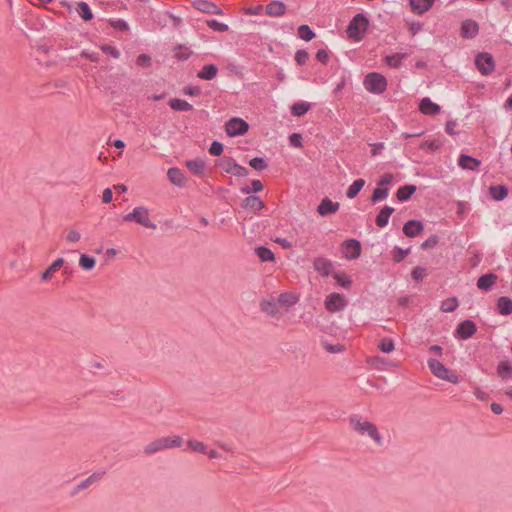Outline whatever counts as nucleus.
<instances>
[{
    "instance_id": "f257e3e1",
    "label": "nucleus",
    "mask_w": 512,
    "mask_h": 512,
    "mask_svg": "<svg viewBox=\"0 0 512 512\" xmlns=\"http://www.w3.org/2000/svg\"><path fill=\"white\" fill-rule=\"evenodd\" d=\"M350 426L354 431L360 435H367L370 437L378 446L383 445V437L378 431L377 426L368 420H362L358 415H353L349 420Z\"/></svg>"
},
{
    "instance_id": "f03ea898",
    "label": "nucleus",
    "mask_w": 512,
    "mask_h": 512,
    "mask_svg": "<svg viewBox=\"0 0 512 512\" xmlns=\"http://www.w3.org/2000/svg\"><path fill=\"white\" fill-rule=\"evenodd\" d=\"M182 443L183 439L179 435L157 438L144 447V453L151 455L162 450L180 447Z\"/></svg>"
},
{
    "instance_id": "7ed1b4c3",
    "label": "nucleus",
    "mask_w": 512,
    "mask_h": 512,
    "mask_svg": "<svg viewBox=\"0 0 512 512\" xmlns=\"http://www.w3.org/2000/svg\"><path fill=\"white\" fill-rule=\"evenodd\" d=\"M369 26V21L363 13L356 14L349 22L347 34L349 38L360 41L363 39Z\"/></svg>"
},
{
    "instance_id": "20e7f679",
    "label": "nucleus",
    "mask_w": 512,
    "mask_h": 512,
    "mask_svg": "<svg viewBox=\"0 0 512 512\" xmlns=\"http://www.w3.org/2000/svg\"><path fill=\"white\" fill-rule=\"evenodd\" d=\"M363 85L368 92L380 95L386 91L388 82L381 73L371 72L364 77Z\"/></svg>"
},
{
    "instance_id": "39448f33",
    "label": "nucleus",
    "mask_w": 512,
    "mask_h": 512,
    "mask_svg": "<svg viewBox=\"0 0 512 512\" xmlns=\"http://www.w3.org/2000/svg\"><path fill=\"white\" fill-rule=\"evenodd\" d=\"M124 222H135L146 228L156 229V224L150 220L149 210L144 206H138L132 212L123 216Z\"/></svg>"
},
{
    "instance_id": "423d86ee",
    "label": "nucleus",
    "mask_w": 512,
    "mask_h": 512,
    "mask_svg": "<svg viewBox=\"0 0 512 512\" xmlns=\"http://www.w3.org/2000/svg\"><path fill=\"white\" fill-rule=\"evenodd\" d=\"M475 66L482 75H490L495 69V61L490 53L482 52L475 57Z\"/></svg>"
},
{
    "instance_id": "0eeeda50",
    "label": "nucleus",
    "mask_w": 512,
    "mask_h": 512,
    "mask_svg": "<svg viewBox=\"0 0 512 512\" xmlns=\"http://www.w3.org/2000/svg\"><path fill=\"white\" fill-rule=\"evenodd\" d=\"M248 130L249 124L239 117H233L225 124V131L230 137L244 135Z\"/></svg>"
},
{
    "instance_id": "6e6552de",
    "label": "nucleus",
    "mask_w": 512,
    "mask_h": 512,
    "mask_svg": "<svg viewBox=\"0 0 512 512\" xmlns=\"http://www.w3.org/2000/svg\"><path fill=\"white\" fill-rule=\"evenodd\" d=\"M324 304L326 310L333 313L343 310L347 305V301L342 294L334 292L326 297Z\"/></svg>"
},
{
    "instance_id": "1a4fd4ad",
    "label": "nucleus",
    "mask_w": 512,
    "mask_h": 512,
    "mask_svg": "<svg viewBox=\"0 0 512 512\" xmlns=\"http://www.w3.org/2000/svg\"><path fill=\"white\" fill-rule=\"evenodd\" d=\"M342 253L346 259H357L361 255V243L357 239H348L342 243Z\"/></svg>"
},
{
    "instance_id": "9d476101",
    "label": "nucleus",
    "mask_w": 512,
    "mask_h": 512,
    "mask_svg": "<svg viewBox=\"0 0 512 512\" xmlns=\"http://www.w3.org/2000/svg\"><path fill=\"white\" fill-rule=\"evenodd\" d=\"M477 331V327L472 320H464L458 324L455 336L461 340H467L471 338Z\"/></svg>"
},
{
    "instance_id": "9b49d317",
    "label": "nucleus",
    "mask_w": 512,
    "mask_h": 512,
    "mask_svg": "<svg viewBox=\"0 0 512 512\" xmlns=\"http://www.w3.org/2000/svg\"><path fill=\"white\" fill-rule=\"evenodd\" d=\"M223 169L226 173L232 174L237 177H246L249 172L247 168L239 165L234 159L228 158L224 161Z\"/></svg>"
},
{
    "instance_id": "f8f14e48",
    "label": "nucleus",
    "mask_w": 512,
    "mask_h": 512,
    "mask_svg": "<svg viewBox=\"0 0 512 512\" xmlns=\"http://www.w3.org/2000/svg\"><path fill=\"white\" fill-rule=\"evenodd\" d=\"M193 7L203 13L221 15L223 12L215 3L208 0H195Z\"/></svg>"
},
{
    "instance_id": "ddd939ff",
    "label": "nucleus",
    "mask_w": 512,
    "mask_h": 512,
    "mask_svg": "<svg viewBox=\"0 0 512 512\" xmlns=\"http://www.w3.org/2000/svg\"><path fill=\"white\" fill-rule=\"evenodd\" d=\"M242 207L256 214L264 208V202L257 195H249L243 200Z\"/></svg>"
},
{
    "instance_id": "4468645a",
    "label": "nucleus",
    "mask_w": 512,
    "mask_h": 512,
    "mask_svg": "<svg viewBox=\"0 0 512 512\" xmlns=\"http://www.w3.org/2000/svg\"><path fill=\"white\" fill-rule=\"evenodd\" d=\"M105 475V471H96L92 473L89 477L86 479L80 481L74 491L72 492V495L77 494L81 490H85L88 487H90L92 484L100 481L103 476Z\"/></svg>"
},
{
    "instance_id": "2eb2a0df",
    "label": "nucleus",
    "mask_w": 512,
    "mask_h": 512,
    "mask_svg": "<svg viewBox=\"0 0 512 512\" xmlns=\"http://www.w3.org/2000/svg\"><path fill=\"white\" fill-rule=\"evenodd\" d=\"M339 207L340 205L338 202H333L328 197H325L321 200L320 204L318 205L317 212L321 216H326L337 212L339 210Z\"/></svg>"
},
{
    "instance_id": "dca6fc26",
    "label": "nucleus",
    "mask_w": 512,
    "mask_h": 512,
    "mask_svg": "<svg viewBox=\"0 0 512 512\" xmlns=\"http://www.w3.org/2000/svg\"><path fill=\"white\" fill-rule=\"evenodd\" d=\"M479 32V25L474 20H465L461 25V36L466 39L474 38Z\"/></svg>"
},
{
    "instance_id": "f3484780",
    "label": "nucleus",
    "mask_w": 512,
    "mask_h": 512,
    "mask_svg": "<svg viewBox=\"0 0 512 512\" xmlns=\"http://www.w3.org/2000/svg\"><path fill=\"white\" fill-rule=\"evenodd\" d=\"M424 230L423 223L419 220H409L403 226V233L407 237H416Z\"/></svg>"
},
{
    "instance_id": "a211bd4d",
    "label": "nucleus",
    "mask_w": 512,
    "mask_h": 512,
    "mask_svg": "<svg viewBox=\"0 0 512 512\" xmlns=\"http://www.w3.org/2000/svg\"><path fill=\"white\" fill-rule=\"evenodd\" d=\"M498 276L495 273H486L477 280V287L483 291H489L497 282Z\"/></svg>"
},
{
    "instance_id": "6ab92c4d",
    "label": "nucleus",
    "mask_w": 512,
    "mask_h": 512,
    "mask_svg": "<svg viewBox=\"0 0 512 512\" xmlns=\"http://www.w3.org/2000/svg\"><path fill=\"white\" fill-rule=\"evenodd\" d=\"M458 165L465 170L475 171L481 165V161L467 154H461L458 159Z\"/></svg>"
},
{
    "instance_id": "aec40b11",
    "label": "nucleus",
    "mask_w": 512,
    "mask_h": 512,
    "mask_svg": "<svg viewBox=\"0 0 512 512\" xmlns=\"http://www.w3.org/2000/svg\"><path fill=\"white\" fill-rule=\"evenodd\" d=\"M427 364L433 375L437 378L444 379L447 377L449 369L445 367L439 360L431 358L427 361Z\"/></svg>"
},
{
    "instance_id": "412c9836",
    "label": "nucleus",
    "mask_w": 512,
    "mask_h": 512,
    "mask_svg": "<svg viewBox=\"0 0 512 512\" xmlns=\"http://www.w3.org/2000/svg\"><path fill=\"white\" fill-rule=\"evenodd\" d=\"M314 269L322 276H329L333 271V264L324 257H318L314 261Z\"/></svg>"
},
{
    "instance_id": "4be33fe9",
    "label": "nucleus",
    "mask_w": 512,
    "mask_h": 512,
    "mask_svg": "<svg viewBox=\"0 0 512 512\" xmlns=\"http://www.w3.org/2000/svg\"><path fill=\"white\" fill-rule=\"evenodd\" d=\"M167 177L171 183L178 187H184L186 184V177L183 171L177 167L169 168Z\"/></svg>"
},
{
    "instance_id": "5701e85b",
    "label": "nucleus",
    "mask_w": 512,
    "mask_h": 512,
    "mask_svg": "<svg viewBox=\"0 0 512 512\" xmlns=\"http://www.w3.org/2000/svg\"><path fill=\"white\" fill-rule=\"evenodd\" d=\"M265 12L268 16L280 17L286 12V5L281 1H271L266 5Z\"/></svg>"
},
{
    "instance_id": "b1692460",
    "label": "nucleus",
    "mask_w": 512,
    "mask_h": 512,
    "mask_svg": "<svg viewBox=\"0 0 512 512\" xmlns=\"http://www.w3.org/2000/svg\"><path fill=\"white\" fill-rule=\"evenodd\" d=\"M440 109V106L428 97L423 98L419 105V110L425 115H436L440 112Z\"/></svg>"
},
{
    "instance_id": "393cba45",
    "label": "nucleus",
    "mask_w": 512,
    "mask_h": 512,
    "mask_svg": "<svg viewBox=\"0 0 512 512\" xmlns=\"http://www.w3.org/2000/svg\"><path fill=\"white\" fill-rule=\"evenodd\" d=\"M435 0H409L412 11L415 14L422 15L427 12Z\"/></svg>"
},
{
    "instance_id": "a878e982",
    "label": "nucleus",
    "mask_w": 512,
    "mask_h": 512,
    "mask_svg": "<svg viewBox=\"0 0 512 512\" xmlns=\"http://www.w3.org/2000/svg\"><path fill=\"white\" fill-rule=\"evenodd\" d=\"M498 313L502 316H508L512 314V299L507 296H501L498 298L497 303Z\"/></svg>"
},
{
    "instance_id": "bb28decb",
    "label": "nucleus",
    "mask_w": 512,
    "mask_h": 512,
    "mask_svg": "<svg viewBox=\"0 0 512 512\" xmlns=\"http://www.w3.org/2000/svg\"><path fill=\"white\" fill-rule=\"evenodd\" d=\"M394 212V208L388 205H385L380 212L377 214L375 222L378 227H385L389 223V218Z\"/></svg>"
},
{
    "instance_id": "cd10ccee",
    "label": "nucleus",
    "mask_w": 512,
    "mask_h": 512,
    "mask_svg": "<svg viewBox=\"0 0 512 512\" xmlns=\"http://www.w3.org/2000/svg\"><path fill=\"white\" fill-rule=\"evenodd\" d=\"M186 167L191 173L197 176H203L205 172V162L202 159H191L186 161Z\"/></svg>"
},
{
    "instance_id": "c85d7f7f",
    "label": "nucleus",
    "mask_w": 512,
    "mask_h": 512,
    "mask_svg": "<svg viewBox=\"0 0 512 512\" xmlns=\"http://www.w3.org/2000/svg\"><path fill=\"white\" fill-rule=\"evenodd\" d=\"M408 57L407 53H395L386 55L385 63L392 68L399 69L402 66V61Z\"/></svg>"
},
{
    "instance_id": "c756f323",
    "label": "nucleus",
    "mask_w": 512,
    "mask_h": 512,
    "mask_svg": "<svg viewBox=\"0 0 512 512\" xmlns=\"http://www.w3.org/2000/svg\"><path fill=\"white\" fill-rule=\"evenodd\" d=\"M218 74V67L215 64H208L198 71L197 76L202 80H212Z\"/></svg>"
},
{
    "instance_id": "7c9ffc66",
    "label": "nucleus",
    "mask_w": 512,
    "mask_h": 512,
    "mask_svg": "<svg viewBox=\"0 0 512 512\" xmlns=\"http://www.w3.org/2000/svg\"><path fill=\"white\" fill-rule=\"evenodd\" d=\"M497 375L503 380L512 378V362L510 360L501 361L497 366Z\"/></svg>"
},
{
    "instance_id": "2f4dec72",
    "label": "nucleus",
    "mask_w": 512,
    "mask_h": 512,
    "mask_svg": "<svg viewBox=\"0 0 512 512\" xmlns=\"http://www.w3.org/2000/svg\"><path fill=\"white\" fill-rule=\"evenodd\" d=\"M416 191L415 185H404L396 192V197L400 202L408 201Z\"/></svg>"
},
{
    "instance_id": "473e14b6",
    "label": "nucleus",
    "mask_w": 512,
    "mask_h": 512,
    "mask_svg": "<svg viewBox=\"0 0 512 512\" xmlns=\"http://www.w3.org/2000/svg\"><path fill=\"white\" fill-rule=\"evenodd\" d=\"M169 106L171 107V109H173L175 111H182V112L191 111L193 109V106L189 102H187L186 100L179 99V98L170 99Z\"/></svg>"
},
{
    "instance_id": "72a5a7b5",
    "label": "nucleus",
    "mask_w": 512,
    "mask_h": 512,
    "mask_svg": "<svg viewBox=\"0 0 512 512\" xmlns=\"http://www.w3.org/2000/svg\"><path fill=\"white\" fill-rule=\"evenodd\" d=\"M64 264L63 258H57L41 275V279L47 281L51 279L54 272L60 269Z\"/></svg>"
},
{
    "instance_id": "f704fd0d",
    "label": "nucleus",
    "mask_w": 512,
    "mask_h": 512,
    "mask_svg": "<svg viewBox=\"0 0 512 512\" xmlns=\"http://www.w3.org/2000/svg\"><path fill=\"white\" fill-rule=\"evenodd\" d=\"M509 193L508 188L505 185L491 186L490 194L491 197L496 201H501L507 197Z\"/></svg>"
},
{
    "instance_id": "c9c22d12",
    "label": "nucleus",
    "mask_w": 512,
    "mask_h": 512,
    "mask_svg": "<svg viewBox=\"0 0 512 512\" xmlns=\"http://www.w3.org/2000/svg\"><path fill=\"white\" fill-rule=\"evenodd\" d=\"M255 255L260 259L261 262L274 261V253L265 246H259L255 249Z\"/></svg>"
},
{
    "instance_id": "e433bc0d",
    "label": "nucleus",
    "mask_w": 512,
    "mask_h": 512,
    "mask_svg": "<svg viewBox=\"0 0 512 512\" xmlns=\"http://www.w3.org/2000/svg\"><path fill=\"white\" fill-rule=\"evenodd\" d=\"M365 185L364 179H356L347 189L346 195L349 199H354Z\"/></svg>"
},
{
    "instance_id": "4c0bfd02",
    "label": "nucleus",
    "mask_w": 512,
    "mask_h": 512,
    "mask_svg": "<svg viewBox=\"0 0 512 512\" xmlns=\"http://www.w3.org/2000/svg\"><path fill=\"white\" fill-rule=\"evenodd\" d=\"M459 306L457 297H449L442 301L440 310L444 313H451L455 311Z\"/></svg>"
},
{
    "instance_id": "58836bf2",
    "label": "nucleus",
    "mask_w": 512,
    "mask_h": 512,
    "mask_svg": "<svg viewBox=\"0 0 512 512\" xmlns=\"http://www.w3.org/2000/svg\"><path fill=\"white\" fill-rule=\"evenodd\" d=\"M76 10L84 21H90L93 18L92 10L86 2H79Z\"/></svg>"
},
{
    "instance_id": "ea45409f",
    "label": "nucleus",
    "mask_w": 512,
    "mask_h": 512,
    "mask_svg": "<svg viewBox=\"0 0 512 512\" xmlns=\"http://www.w3.org/2000/svg\"><path fill=\"white\" fill-rule=\"evenodd\" d=\"M260 308L262 312L270 316H274L279 312L278 304L274 300L263 301L260 303Z\"/></svg>"
},
{
    "instance_id": "a19ab883",
    "label": "nucleus",
    "mask_w": 512,
    "mask_h": 512,
    "mask_svg": "<svg viewBox=\"0 0 512 512\" xmlns=\"http://www.w3.org/2000/svg\"><path fill=\"white\" fill-rule=\"evenodd\" d=\"M411 252L410 248L403 249L401 247L395 246L391 251L392 259L395 263L402 262L406 256H408Z\"/></svg>"
},
{
    "instance_id": "79ce46f5",
    "label": "nucleus",
    "mask_w": 512,
    "mask_h": 512,
    "mask_svg": "<svg viewBox=\"0 0 512 512\" xmlns=\"http://www.w3.org/2000/svg\"><path fill=\"white\" fill-rule=\"evenodd\" d=\"M389 195V188L387 187H377L374 189L373 194L371 196V202L373 204L385 200Z\"/></svg>"
},
{
    "instance_id": "37998d69",
    "label": "nucleus",
    "mask_w": 512,
    "mask_h": 512,
    "mask_svg": "<svg viewBox=\"0 0 512 512\" xmlns=\"http://www.w3.org/2000/svg\"><path fill=\"white\" fill-rule=\"evenodd\" d=\"M298 36L299 38L305 41H311L315 38V32L308 26L307 24H302L298 28Z\"/></svg>"
},
{
    "instance_id": "c03bdc74",
    "label": "nucleus",
    "mask_w": 512,
    "mask_h": 512,
    "mask_svg": "<svg viewBox=\"0 0 512 512\" xmlns=\"http://www.w3.org/2000/svg\"><path fill=\"white\" fill-rule=\"evenodd\" d=\"M79 265L83 270H92L96 265V259L86 254L80 255Z\"/></svg>"
},
{
    "instance_id": "a18cd8bd",
    "label": "nucleus",
    "mask_w": 512,
    "mask_h": 512,
    "mask_svg": "<svg viewBox=\"0 0 512 512\" xmlns=\"http://www.w3.org/2000/svg\"><path fill=\"white\" fill-rule=\"evenodd\" d=\"M311 108L310 103L307 102H297L294 103L291 107V112L294 116H303L306 114Z\"/></svg>"
},
{
    "instance_id": "49530a36",
    "label": "nucleus",
    "mask_w": 512,
    "mask_h": 512,
    "mask_svg": "<svg viewBox=\"0 0 512 512\" xmlns=\"http://www.w3.org/2000/svg\"><path fill=\"white\" fill-rule=\"evenodd\" d=\"M192 55V51L182 45L177 46L174 49V57L180 61H186Z\"/></svg>"
},
{
    "instance_id": "de8ad7c7",
    "label": "nucleus",
    "mask_w": 512,
    "mask_h": 512,
    "mask_svg": "<svg viewBox=\"0 0 512 512\" xmlns=\"http://www.w3.org/2000/svg\"><path fill=\"white\" fill-rule=\"evenodd\" d=\"M249 165L256 171H263L268 167L267 160L263 157H254L249 161Z\"/></svg>"
},
{
    "instance_id": "09e8293b",
    "label": "nucleus",
    "mask_w": 512,
    "mask_h": 512,
    "mask_svg": "<svg viewBox=\"0 0 512 512\" xmlns=\"http://www.w3.org/2000/svg\"><path fill=\"white\" fill-rule=\"evenodd\" d=\"M207 25L210 29L218 32H226L229 29V26L227 24L219 22L216 19L208 20Z\"/></svg>"
},
{
    "instance_id": "8fccbe9b",
    "label": "nucleus",
    "mask_w": 512,
    "mask_h": 512,
    "mask_svg": "<svg viewBox=\"0 0 512 512\" xmlns=\"http://www.w3.org/2000/svg\"><path fill=\"white\" fill-rule=\"evenodd\" d=\"M187 444L188 447L195 452H199L202 454H205L207 452V446L201 441L192 439L189 440Z\"/></svg>"
},
{
    "instance_id": "3c124183",
    "label": "nucleus",
    "mask_w": 512,
    "mask_h": 512,
    "mask_svg": "<svg viewBox=\"0 0 512 512\" xmlns=\"http://www.w3.org/2000/svg\"><path fill=\"white\" fill-rule=\"evenodd\" d=\"M263 190V184L260 180H253L251 183V188L248 186H244L241 188V191L244 194H250L252 191L260 192Z\"/></svg>"
},
{
    "instance_id": "603ef678",
    "label": "nucleus",
    "mask_w": 512,
    "mask_h": 512,
    "mask_svg": "<svg viewBox=\"0 0 512 512\" xmlns=\"http://www.w3.org/2000/svg\"><path fill=\"white\" fill-rule=\"evenodd\" d=\"M308 60H309V53L306 50L300 49V50L296 51L295 61L298 65H300V66L306 65Z\"/></svg>"
},
{
    "instance_id": "864d4df0",
    "label": "nucleus",
    "mask_w": 512,
    "mask_h": 512,
    "mask_svg": "<svg viewBox=\"0 0 512 512\" xmlns=\"http://www.w3.org/2000/svg\"><path fill=\"white\" fill-rule=\"evenodd\" d=\"M136 65L142 68H149L152 65V59L148 54L142 53L138 55Z\"/></svg>"
},
{
    "instance_id": "5fc2aeb1",
    "label": "nucleus",
    "mask_w": 512,
    "mask_h": 512,
    "mask_svg": "<svg viewBox=\"0 0 512 512\" xmlns=\"http://www.w3.org/2000/svg\"><path fill=\"white\" fill-rule=\"evenodd\" d=\"M100 49L112 58L117 59L120 57V51L114 46L103 44L100 46Z\"/></svg>"
},
{
    "instance_id": "6e6d98bb",
    "label": "nucleus",
    "mask_w": 512,
    "mask_h": 512,
    "mask_svg": "<svg viewBox=\"0 0 512 512\" xmlns=\"http://www.w3.org/2000/svg\"><path fill=\"white\" fill-rule=\"evenodd\" d=\"M379 349L384 353H390L394 350V342L390 338H384L379 344Z\"/></svg>"
},
{
    "instance_id": "4d7b16f0",
    "label": "nucleus",
    "mask_w": 512,
    "mask_h": 512,
    "mask_svg": "<svg viewBox=\"0 0 512 512\" xmlns=\"http://www.w3.org/2000/svg\"><path fill=\"white\" fill-rule=\"evenodd\" d=\"M109 24L114 29H117V30L122 31V32H125V31H127L129 29L128 23L125 20H123V19L110 20Z\"/></svg>"
},
{
    "instance_id": "13d9d810",
    "label": "nucleus",
    "mask_w": 512,
    "mask_h": 512,
    "mask_svg": "<svg viewBox=\"0 0 512 512\" xmlns=\"http://www.w3.org/2000/svg\"><path fill=\"white\" fill-rule=\"evenodd\" d=\"M426 275V269L421 266H416L411 271L412 278L417 282L421 281Z\"/></svg>"
},
{
    "instance_id": "bf43d9fd",
    "label": "nucleus",
    "mask_w": 512,
    "mask_h": 512,
    "mask_svg": "<svg viewBox=\"0 0 512 512\" xmlns=\"http://www.w3.org/2000/svg\"><path fill=\"white\" fill-rule=\"evenodd\" d=\"M224 146L221 142L214 140L209 148V153L213 156H220L223 153Z\"/></svg>"
},
{
    "instance_id": "052dcab7",
    "label": "nucleus",
    "mask_w": 512,
    "mask_h": 512,
    "mask_svg": "<svg viewBox=\"0 0 512 512\" xmlns=\"http://www.w3.org/2000/svg\"><path fill=\"white\" fill-rule=\"evenodd\" d=\"M441 146V143L434 139V140H430V141H425L423 142L421 145H420V148L421 149H428V150H431V151H436L440 148Z\"/></svg>"
},
{
    "instance_id": "680f3d73",
    "label": "nucleus",
    "mask_w": 512,
    "mask_h": 512,
    "mask_svg": "<svg viewBox=\"0 0 512 512\" xmlns=\"http://www.w3.org/2000/svg\"><path fill=\"white\" fill-rule=\"evenodd\" d=\"M439 242V238L437 235L433 234L431 235L428 239H426L422 244H421V248L422 249H428V248H433L435 247Z\"/></svg>"
},
{
    "instance_id": "e2e57ef3",
    "label": "nucleus",
    "mask_w": 512,
    "mask_h": 512,
    "mask_svg": "<svg viewBox=\"0 0 512 512\" xmlns=\"http://www.w3.org/2000/svg\"><path fill=\"white\" fill-rule=\"evenodd\" d=\"M457 121L456 120H448L445 124V132L450 135V136H454L456 134H458V132L456 131V127H457Z\"/></svg>"
},
{
    "instance_id": "0e129e2a",
    "label": "nucleus",
    "mask_w": 512,
    "mask_h": 512,
    "mask_svg": "<svg viewBox=\"0 0 512 512\" xmlns=\"http://www.w3.org/2000/svg\"><path fill=\"white\" fill-rule=\"evenodd\" d=\"M316 59L323 65H327L329 61V54L325 49H319L316 53Z\"/></svg>"
},
{
    "instance_id": "69168bd1",
    "label": "nucleus",
    "mask_w": 512,
    "mask_h": 512,
    "mask_svg": "<svg viewBox=\"0 0 512 512\" xmlns=\"http://www.w3.org/2000/svg\"><path fill=\"white\" fill-rule=\"evenodd\" d=\"M393 181V175L390 173L384 174L381 179L378 181V187H387L391 185Z\"/></svg>"
},
{
    "instance_id": "338daca9",
    "label": "nucleus",
    "mask_w": 512,
    "mask_h": 512,
    "mask_svg": "<svg viewBox=\"0 0 512 512\" xmlns=\"http://www.w3.org/2000/svg\"><path fill=\"white\" fill-rule=\"evenodd\" d=\"M80 55L81 57H84L91 62H98L100 60V55L97 52H89L87 50H83Z\"/></svg>"
},
{
    "instance_id": "774afa93",
    "label": "nucleus",
    "mask_w": 512,
    "mask_h": 512,
    "mask_svg": "<svg viewBox=\"0 0 512 512\" xmlns=\"http://www.w3.org/2000/svg\"><path fill=\"white\" fill-rule=\"evenodd\" d=\"M290 144L294 147H302V136L300 133H293L289 137Z\"/></svg>"
}]
</instances>
